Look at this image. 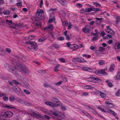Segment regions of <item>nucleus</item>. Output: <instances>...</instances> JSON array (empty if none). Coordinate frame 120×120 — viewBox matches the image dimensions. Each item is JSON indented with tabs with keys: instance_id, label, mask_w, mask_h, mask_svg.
Segmentation results:
<instances>
[{
	"instance_id": "obj_1",
	"label": "nucleus",
	"mask_w": 120,
	"mask_h": 120,
	"mask_svg": "<svg viewBox=\"0 0 120 120\" xmlns=\"http://www.w3.org/2000/svg\"><path fill=\"white\" fill-rule=\"evenodd\" d=\"M13 63L15 65V69L19 71L22 73H28L29 71L26 68L24 64H20L19 62L17 60H13Z\"/></svg>"
},
{
	"instance_id": "obj_2",
	"label": "nucleus",
	"mask_w": 120,
	"mask_h": 120,
	"mask_svg": "<svg viewBox=\"0 0 120 120\" xmlns=\"http://www.w3.org/2000/svg\"><path fill=\"white\" fill-rule=\"evenodd\" d=\"M110 26H106L107 29H105L106 31L112 35H114L115 34V32L114 31L110 28Z\"/></svg>"
},
{
	"instance_id": "obj_3",
	"label": "nucleus",
	"mask_w": 120,
	"mask_h": 120,
	"mask_svg": "<svg viewBox=\"0 0 120 120\" xmlns=\"http://www.w3.org/2000/svg\"><path fill=\"white\" fill-rule=\"evenodd\" d=\"M13 113L11 112L8 111L4 113V116L6 117L9 118L13 116Z\"/></svg>"
},
{
	"instance_id": "obj_4",
	"label": "nucleus",
	"mask_w": 120,
	"mask_h": 120,
	"mask_svg": "<svg viewBox=\"0 0 120 120\" xmlns=\"http://www.w3.org/2000/svg\"><path fill=\"white\" fill-rule=\"evenodd\" d=\"M86 106H88V109L89 110H90V111L92 112L93 113L95 114L96 115H97L98 116H100L102 118H103V117L101 116H100V115L98 114L95 111V108H92L90 107V106H88L87 105H86Z\"/></svg>"
},
{
	"instance_id": "obj_5",
	"label": "nucleus",
	"mask_w": 120,
	"mask_h": 120,
	"mask_svg": "<svg viewBox=\"0 0 120 120\" xmlns=\"http://www.w3.org/2000/svg\"><path fill=\"white\" fill-rule=\"evenodd\" d=\"M30 45H32L31 48L32 49H34L35 50H38V48L37 47V43L34 41H31Z\"/></svg>"
},
{
	"instance_id": "obj_6",
	"label": "nucleus",
	"mask_w": 120,
	"mask_h": 120,
	"mask_svg": "<svg viewBox=\"0 0 120 120\" xmlns=\"http://www.w3.org/2000/svg\"><path fill=\"white\" fill-rule=\"evenodd\" d=\"M89 28L90 26L89 25L86 26L83 29L82 31L85 33H89L90 31Z\"/></svg>"
},
{
	"instance_id": "obj_7",
	"label": "nucleus",
	"mask_w": 120,
	"mask_h": 120,
	"mask_svg": "<svg viewBox=\"0 0 120 120\" xmlns=\"http://www.w3.org/2000/svg\"><path fill=\"white\" fill-rule=\"evenodd\" d=\"M95 73L96 74L100 75V74H105V69L103 70H99L95 71Z\"/></svg>"
},
{
	"instance_id": "obj_8",
	"label": "nucleus",
	"mask_w": 120,
	"mask_h": 120,
	"mask_svg": "<svg viewBox=\"0 0 120 120\" xmlns=\"http://www.w3.org/2000/svg\"><path fill=\"white\" fill-rule=\"evenodd\" d=\"M105 112H107L109 113H110L111 114L115 116H116L117 115L116 113L115 112L112 111L108 108H105Z\"/></svg>"
},
{
	"instance_id": "obj_9",
	"label": "nucleus",
	"mask_w": 120,
	"mask_h": 120,
	"mask_svg": "<svg viewBox=\"0 0 120 120\" xmlns=\"http://www.w3.org/2000/svg\"><path fill=\"white\" fill-rule=\"evenodd\" d=\"M77 62H79L81 63H83L84 62L86 61L85 60L82 58H80L79 57L76 58Z\"/></svg>"
},
{
	"instance_id": "obj_10",
	"label": "nucleus",
	"mask_w": 120,
	"mask_h": 120,
	"mask_svg": "<svg viewBox=\"0 0 120 120\" xmlns=\"http://www.w3.org/2000/svg\"><path fill=\"white\" fill-rule=\"evenodd\" d=\"M44 103L45 104L52 107H54V106H55V105H54V103L50 101H46Z\"/></svg>"
},
{
	"instance_id": "obj_11",
	"label": "nucleus",
	"mask_w": 120,
	"mask_h": 120,
	"mask_svg": "<svg viewBox=\"0 0 120 120\" xmlns=\"http://www.w3.org/2000/svg\"><path fill=\"white\" fill-rule=\"evenodd\" d=\"M114 78L117 80H120V71L117 73L116 75L115 76Z\"/></svg>"
},
{
	"instance_id": "obj_12",
	"label": "nucleus",
	"mask_w": 120,
	"mask_h": 120,
	"mask_svg": "<svg viewBox=\"0 0 120 120\" xmlns=\"http://www.w3.org/2000/svg\"><path fill=\"white\" fill-rule=\"evenodd\" d=\"M13 89L14 90L15 92H16L17 93H19L21 91V89L19 87L17 86L14 87Z\"/></svg>"
},
{
	"instance_id": "obj_13",
	"label": "nucleus",
	"mask_w": 120,
	"mask_h": 120,
	"mask_svg": "<svg viewBox=\"0 0 120 120\" xmlns=\"http://www.w3.org/2000/svg\"><path fill=\"white\" fill-rule=\"evenodd\" d=\"M53 26L52 25H50L45 28V30H48L51 31L52 30Z\"/></svg>"
},
{
	"instance_id": "obj_14",
	"label": "nucleus",
	"mask_w": 120,
	"mask_h": 120,
	"mask_svg": "<svg viewBox=\"0 0 120 120\" xmlns=\"http://www.w3.org/2000/svg\"><path fill=\"white\" fill-rule=\"evenodd\" d=\"M105 104L108 107L110 108H112L114 107V105L112 103L107 101H105Z\"/></svg>"
},
{
	"instance_id": "obj_15",
	"label": "nucleus",
	"mask_w": 120,
	"mask_h": 120,
	"mask_svg": "<svg viewBox=\"0 0 120 120\" xmlns=\"http://www.w3.org/2000/svg\"><path fill=\"white\" fill-rule=\"evenodd\" d=\"M55 19L54 16L52 15H50L49 17V19L48 21V22L50 23L52 22Z\"/></svg>"
},
{
	"instance_id": "obj_16",
	"label": "nucleus",
	"mask_w": 120,
	"mask_h": 120,
	"mask_svg": "<svg viewBox=\"0 0 120 120\" xmlns=\"http://www.w3.org/2000/svg\"><path fill=\"white\" fill-rule=\"evenodd\" d=\"M90 78L92 79V81L91 82H98V80H99V79L98 78L93 77H91Z\"/></svg>"
},
{
	"instance_id": "obj_17",
	"label": "nucleus",
	"mask_w": 120,
	"mask_h": 120,
	"mask_svg": "<svg viewBox=\"0 0 120 120\" xmlns=\"http://www.w3.org/2000/svg\"><path fill=\"white\" fill-rule=\"evenodd\" d=\"M21 25L19 24H15V25H13L12 28L15 29H17L21 27Z\"/></svg>"
},
{
	"instance_id": "obj_18",
	"label": "nucleus",
	"mask_w": 120,
	"mask_h": 120,
	"mask_svg": "<svg viewBox=\"0 0 120 120\" xmlns=\"http://www.w3.org/2000/svg\"><path fill=\"white\" fill-rule=\"evenodd\" d=\"M40 110L43 112L48 114V112L47 111V110L45 108L43 107L40 108Z\"/></svg>"
},
{
	"instance_id": "obj_19",
	"label": "nucleus",
	"mask_w": 120,
	"mask_h": 120,
	"mask_svg": "<svg viewBox=\"0 0 120 120\" xmlns=\"http://www.w3.org/2000/svg\"><path fill=\"white\" fill-rule=\"evenodd\" d=\"M115 67L114 65L113 64H112L110 65L109 68V71L110 72H112L114 70Z\"/></svg>"
},
{
	"instance_id": "obj_20",
	"label": "nucleus",
	"mask_w": 120,
	"mask_h": 120,
	"mask_svg": "<svg viewBox=\"0 0 120 120\" xmlns=\"http://www.w3.org/2000/svg\"><path fill=\"white\" fill-rule=\"evenodd\" d=\"M5 107L9 109H16V108L13 107L11 105H7V104L5 105L4 106Z\"/></svg>"
},
{
	"instance_id": "obj_21",
	"label": "nucleus",
	"mask_w": 120,
	"mask_h": 120,
	"mask_svg": "<svg viewBox=\"0 0 120 120\" xmlns=\"http://www.w3.org/2000/svg\"><path fill=\"white\" fill-rule=\"evenodd\" d=\"M24 78L23 77L20 76V77L18 78V80L20 82H22L23 83H24Z\"/></svg>"
},
{
	"instance_id": "obj_22",
	"label": "nucleus",
	"mask_w": 120,
	"mask_h": 120,
	"mask_svg": "<svg viewBox=\"0 0 120 120\" xmlns=\"http://www.w3.org/2000/svg\"><path fill=\"white\" fill-rule=\"evenodd\" d=\"M56 103V104L54 103V105H55V106H54V107H56L59 106V105L60 106L62 105V103L58 101H57Z\"/></svg>"
},
{
	"instance_id": "obj_23",
	"label": "nucleus",
	"mask_w": 120,
	"mask_h": 120,
	"mask_svg": "<svg viewBox=\"0 0 120 120\" xmlns=\"http://www.w3.org/2000/svg\"><path fill=\"white\" fill-rule=\"evenodd\" d=\"M57 1L63 5H64L66 1L65 0H57Z\"/></svg>"
},
{
	"instance_id": "obj_24",
	"label": "nucleus",
	"mask_w": 120,
	"mask_h": 120,
	"mask_svg": "<svg viewBox=\"0 0 120 120\" xmlns=\"http://www.w3.org/2000/svg\"><path fill=\"white\" fill-rule=\"evenodd\" d=\"M15 100L17 101L20 103L23 104V102H24L23 100H22L20 98H16Z\"/></svg>"
},
{
	"instance_id": "obj_25",
	"label": "nucleus",
	"mask_w": 120,
	"mask_h": 120,
	"mask_svg": "<svg viewBox=\"0 0 120 120\" xmlns=\"http://www.w3.org/2000/svg\"><path fill=\"white\" fill-rule=\"evenodd\" d=\"M46 40L45 37H41L38 39V41L41 42L44 41Z\"/></svg>"
},
{
	"instance_id": "obj_26",
	"label": "nucleus",
	"mask_w": 120,
	"mask_h": 120,
	"mask_svg": "<svg viewBox=\"0 0 120 120\" xmlns=\"http://www.w3.org/2000/svg\"><path fill=\"white\" fill-rule=\"evenodd\" d=\"M82 69L83 70L86 71H90V70H91L90 68L87 67H84L82 68Z\"/></svg>"
},
{
	"instance_id": "obj_27",
	"label": "nucleus",
	"mask_w": 120,
	"mask_h": 120,
	"mask_svg": "<svg viewBox=\"0 0 120 120\" xmlns=\"http://www.w3.org/2000/svg\"><path fill=\"white\" fill-rule=\"evenodd\" d=\"M36 17L38 19L41 18L42 17V14L38 13V12L36 13Z\"/></svg>"
},
{
	"instance_id": "obj_28",
	"label": "nucleus",
	"mask_w": 120,
	"mask_h": 120,
	"mask_svg": "<svg viewBox=\"0 0 120 120\" xmlns=\"http://www.w3.org/2000/svg\"><path fill=\"white\" fill-rule=\"evenodd\" d=\"M106 82L107 83L109 87H111L112 86V83L111 82H109V80H107L106 81Z\"/></svg>"
},
{
	"instance_id": "obj_29",
	"label": "nucleus",
	"mask_w": 120,
	"mask_h": 120,
	"mask_svg": "<svg viewBox=\"0 0 120 120\" xmlns=\"http://www.w3.org/2000/svg\"><path fill=\"white\" fill-rule=\"evenodd\" d=\"M50 112L51 114H53L55 116H57L58 115V114L55 111H53L50 110Z\"/></svg>"
},
{
	"instance_id": "obj_30",
	"label": "nucleus",
	"mask_w": 120,
	"mask_h": 120,
	"mask_svg": "<svg viewBox=\"0 0 120 120\" xmlns=\"http://www.w3.org/2000/svg\"><path fill=\"white\" fill-rule=\"evenodd\" d=\"M28 39L29 40H31L32 39H34L35 36H29L28 37Z\"/></svg>"
},
{
	"instance_id": "obj_31",
	"label": "nucleus",
	"mask_w": 120,
	"mask_h": 120,
	"mask_svg": "<svg viewBox=\"0 0 120 120\" xmlns=\"http://www.w3.org/2000/svg\"><path fill=\"white\" fill-rule=\"evenodd\" d=\"M120 21V17L117 16L116 17V24H118V23Z\"/></svg>"
},
{
	"instance_id": "obj_32",
	"label": "nucleus",
	"mask_w": 120,
	"mask_h": 120,
	"mask_svg": "<svg viewBox=\"0 0 120 120\" xmlns=\"http://www.w3.org/2000/svg\"><path fill=\"white\" fill-rule=\"evenodd\" d=\"M5 52V51L3 49L1 48H0V55H3Z\"/></svg>"
},
{
	"instance_id": "obj_33",
	"label": "nucleus",
	"mask_w": 120,
	"mask_h": 120,
	"mask_svg": "<svg viewBox=\"0 0 120 120\" xmlns=\"http://www.w3.org/2000/svg\"><path fill=\"white\" fill-rule=\"evenodd\" d=\"M6 95L5 94H3L2 92L0 93V97L4 96L3 98H8V97L5 96Z\"/></svg>"
},
{
	"instance_id": "obj_34",
	"label": "nucleus",
	"mask_w": 120,
	"mask_h": 120,
	"mask_svg": "<svg viewBox=\"0 0 120 120\" xmlns=\"http://www.w3.org/2000/svg\"><path fill=\"white\" fill-rule=\"evenodd\" d=\"M60 46L58 44H55L53 45L52 46L54 48L56 49H58L60 47Z\"/></svg>"
},
{
	"instance_id": "obj_35",
	"label": "nucleus",
	"mask_w": 120,
	"mask_h": 120,
	"mask_svg": "<svg viewBox=\"0 0 120 120\" xmlns=\"http://www.w3.org/2000/svg\"><path fill=\"white\" fill-rule=\"evenodd\" d=\"M68 24V22L66 21H65L64 22H62V25L63 26H67Z\"/></svg>"
},
{
	"instance_id": "obj_36",
	"label": "nucleus",
	"mask_w": 120,
	"mask_h": 120,
	"mask_svg": "<svg viewBox=\"0 0 120 120\" xmlns=\"http://www.w3.org/2000/svg\"><path fill=\"white\" fill-rule=\"evenodd\" d=\"M6 21L7 23L9 24V23H11V24H13V23L12 22V21L11 20H6Z\"/></svg>"
},
{
	"instance_id": "obj_37",
	"label": "nucleus",
	"mask_w": 120,
	"mask_h": 120,
	"mask_svg": "<svg viewBox=\"0 0 120 120\" xmlns=\"http://www.w3.org/2000/svg\"><path fill=\"white\" fill-rule=\"evenodd\" d=\"M99 64L101 65H102L105 64V62L104 60H101L98 62Z\"/></svg>"
},
{
	"instance_id": "obj_38",
	"label": "nucleus",
	"mask_w": 120,
	"mask_h": 120,
	"mask_svg": "<svg viewBox=\"0 0 120 120\" xmlns=\"http://www.w3.org/2000/svg\"><path fill=\"white\" fill-rule=\"evenodd\" d=\"M63 82L62 81H59L58 82L56 83L55 84L57 86H60L61 84Z\"/></svg>"
},
{
	"instance_id": "obj_39",
	"label": "nucleus",
	"mask_w": 120,
	"mask_h": 120,
	"mask_svg": "<svg viewBox=\"0 0 120 120\" xmlns=\"http://www.w3.org/2000/svg\"><path fill=\"white\" fill-rule=\"evenodd\" d=\"M64 38L63 36H61L57 38V39L60 40H64Z\"/></svg>"
},
{
	"instance_id": "obj_40",
	"label": "nucleus",
	"mask_w": 120,
	"mask_h": 120,
	"mask_svg": "<svg viewBox=\"0 0 120 120\" xmlns=\"http://www.w3.org/2000/svg\"><path fill=\"white\" fill-rule=\"evenodd\" d=\"M98 36L93 37V38L92 39V41H96L98 39Z\"/></svg>"
},
{
	"instance_id": "obj_41",
	"label": "nucleus",
	"mask_w": 120,
	"mask_h": 120,
	"mask_svg": "<svg viewBox=\"0 0 120 120\" xmlns=\"http://www.w3.org/2000/svg\"><path fill=\"white\" fill-rule=\"evenodd\" d=\"M120 94V89H119L117 92L116 93V96H119Z\"/></svg>"
},
{
	"instance_id": "obj_42",
	"label": "nucleus",
	"mask_w": 120,
	"mask_h": 120,
	"mask_svg": "<svg viewBox=\"0 0 120 120\" xmlns=\"http://www.w3.org/2000/svg\"><path fill=\"white\" fill-rule=\"evenodd\" d=\"M61 109L63 111H65L66 110V107L64 106H62L61 107Z\"/></svg>"
},
{
	"instance_id": "obj_43",
	"label": "nucleus",
	"mask_w": 120,
	"mask_h": 120,
	"mask_svg": "<svg viewBox=\"0 0 120 120\" xmlns=\"http://www.w3.org/2000/svg\"><path fill=\"white\" fill-rule=\"evenodd\" d=\"M105 49L103 47H100L99 48V49L98 50L99 51H103Z\"/></svg>"
},
{
	"instance_id": "obj_44",
	"label": "nucleus",
	"mask_w": 120,
	"mask_h": 120,
	"mask_svg": "<svg viewBox=\"0 0 120 120\" xmlns=\"http://www.w3.org/2000/svg\"><path fill=\"white\" fill-rule=\"evenodd\" d=\"M36 25L39 27H41L42 25L41 23L40 22H38L36 23Z\"/></svg>"
},
{
	"instance_id": "obj_45",
	"label": "nucleus",
	"mask_w": 120,
	"mask_h": 120,
	"mask_svg": "<svg viewBox=\"0 0 120 120\" xmlns=\"http://www.w3.org/2000/svg\"><path fill=\"white\" fill-rule=\"evenodd\" d=\"M24 93L27 94H30V92L26 90H24Z\"/></svg>"
},
{
	"instance_id": "obj_46",
	"label": "nucleus",
	"mask_w": 120,
	"mask_h": 120,
	"mask_svg": "<svg viewBox=\"0 0 120 120\" xmlns=\"http://www.w3.org/2000/svg\"><path fill=\"white\" fill-rule=\"evenodd\" d=\"M99 10V9L98 8H93V11H94L95 12H96L98 11Z\"/></svg>"
},
{
	"instance_id": "obj_47",
	"label": "nucleus",
	"mask_w": 120,
	"mask_h": 120,
	"mask_svg": "<svg viewBox=\"0 0 120 120\" xmlns=\"http://www.w3.org/2000/svg\"><path fill=\"white\" fill-rule=\"evenodd\" d=\"M12 82L13 83H15L17 85H18L19 84L18 82L17 81L15 80H13Z\"/></svg>"
},
{
	"instance_id": "obj_48",
	"label": "nucleus",
	"mask_w": 120,
	"mask_h": 120,
	"mask_svg": "<svg viewBox=\"0 0 120 120\" xmlns=\"http://www.w3.org/2000/svg\"><path fill=\"white\" fill-rule=\"evenodd\" d=\"M44 117L45 118L48 120L50 119L49 117L48 116L46 115H45L44 116Z\"/></svg>"
},
{
	"instance_id": "obj_49",
	"label": "nucleus",
	"mask_w": 120,
	"mask_h": 120,
	"mask_svg": "<svg viewBox=\"0 0 120 120\" xmlns=\"http://www.w3.org/2000/svg\"><path fill=\"white\" fill-rule=\"evenodd\" d=\"M76 5L77 7L79 8H81L82 7V5L80 3H77Z\"/></svg>"
},
{
	"instance_id": "obj_50",
	"label": "nucleus",
	"mask_w": 120,
	"mask_h": 120,
	"mask_svg": "<svg viewBox=\"0 0 120 120\" xmlns=\"http://www.w3.org/2000/svg\"><path fill=\"white\" fill-rule=\"evenodd\" d=\"M10 12V11H4V15H7L9 14Z\"/></svg>"
},
{
	"instance_id": "obj_51",
	"label": "nucleus",
	"mask_w": 120,
	"mask_h": 120,
	"mask_svg": "<svg viewBox=\"0 0 120 120\" xmlns=\"http://www.w3.org/2000/svg\"><path fill=\"white\" fill-rule=\"evenodd\" d=\"M63 63H65V60L63 58H61L59 59Z\"/></svg>"
},
{
	"instance_id": "obj_52",
	"label": "nucleus",
	"mask_w": 120,
	"mask_h": 120,
	"mask_svg": "<svg viewBox=\"0 0 120 120\" xmlns=\"http://www.w3.org/2000/svg\"><path fill=\"white\" fill-rule=\"evenodd\" d=\"M72 61L75 63H76L77 62V60L76 58H74L72 59Z\"/></svg>"
},
{
	"instance_id": "obj_53",
	"label": "nucleus",
	"mask_w": 120,
	"mask_h": 120,
	"mask_svg": "<svg viewBox=\"0 0 120 120\" xmlns=\"http://www.w3.org/2000/svg\"><path fill=\"white\" fill-rule=\"evenodd\" d=\"M52 101L53 102L56 103L58 100L56 98H53Z\"/></svg>"
},
{
	"instance_id": "obj_54",
	"label": "nucleus",
	"mask_w": 120,
	"mask_h": 120,
	"mask_svg": "<svg viewBox=\"0 0 120 120\" xmlns=\"http://www.w3.org/2000/svg\"><path fill=\"white\" fill-rule=\"evenodd\" d=\"M43 12V10H41L39 11H38L36 12H38V13L41 14H42V13Z\"/></svg>"
},
{
	"instance_id": "obj_55",
	"label": "nucleus",
	"mask_w": 120,
	"mask_h": 120,
	"mask_svg": "<svg viewBox=\"0 0 120 120\" xmlns=\"http://www.w3.org/2000/svg\"><path fill=\"white\" fill-rule=\"evenodd\" d=\"M107 42L109 44H111L113 43V41L112 40H109Z\"/></svg>"
},
{
	"instance_id": "obj_56",
	"label": "nucleus",
	"mask_w": 120,
	"mask_h": 120,
	"mask_svg": "<svg viewBox=\"0 0 120 120\" xmlns=\"http://www.w3.org/2000/svg\"><path fill=\"white\" fill-rule=\"evenodd\" d=\"M93 4L96 6V7H97L98 6L100 5V4H98L96 2H94L93 3Z\"/></svg>"
},
{
	"instance_id": "obj_57",
	"label": "nucleus",
	"mask_w": 120,
	"mask_h": 120,
	"mask_svg": "<svg viewBox=\"0 0 120 120\" xmlns=\"http://www.w3.org/2000/svg\"><path fill=\"white\" fill-rule=\"evenodd\" d=\"M96 19L98 21H100L101 22V21L103 19L102 18H96Z\"/></svg>"
},
{
	"instance_id": "obj_58",
	"label": "nucleus",
	"mask_w": 120,
	"mask_h": 120,
	"mask_svg": "<svg viewBox=\"0 0 120 120\" xmlns=\"http://www.w3.org/2000/svg\"><path fill=\"white\" fill-rule=\"evenodd\" d=\"M16 5L18 6H22V2H19V3H17L16 4Z\"/></svg>"
},
{
	"instance_id": "obj_59",
	"label": "nucleus",
	"mask_w": 120,
	"mask_h": 120,
	"mask_svg": "<svg viewBox=\"0 0 120 120\" xmlns=\"http://www.w3.org/2000/svg\"><path fill=\"white\" fill-rule=\"evenodd\" d=\"M49 87H50L54 90H55L56 89V88L55 87L52 86L51 85L49 86Z\"/></svg>"
},
{
	"instance_id": "obj_60",
	"label": "nucleus",
	"mask_w": 120,
	"mask_h": 120,
	"mask_svg": "<svg viewBox=\"0 0 120 120\" xmlns=\"http://www.w3.org/2000/svg\"><path fill=\"white\" fill-rule=\"evenodd\" d=\"M105 34V33L104 31H103L102 32H101L100 34L102 36V37H104Z\"/></svg>"
},
{
	"instance_id": "obj_61",
	"label": "nucleus",
	"mask_w": 120,
	"mask_h": 120,
	"mask_svg": "<svg viewBox=\"0 0 120 120\" xmlns=\"http://www.w3.org/2000/svg\"><path fill=\"white\" fill-rule=\"evenodd\" d=\"M6 50L7 52L9 53L10 52H11V50L9 48H7L6 49Z\"/></svg>"
},
{
	"instance_id": "obj_62",
	"label": "nucleus",
	"mask_w": 120,
	"mask_h": 120,
	"mask_svg": "<svg viewBox=\"0 0 120 120\" xmlns=\"http://www.w3.org/2000/svg\"><path fill=\"white\" fill-rule=\"evenodd\" d=\"M88 12H91L93 11V8H88Z\"/></svg>"
},
{
	"instance_id": "obj_63",
	"label": "nucleus",
	"mask_w": 120,
	"mask_h": 120,
	"mask_svg": "<svg viewBox=\"0 0 120 120\" xmlns=\"http://www.w3.org/2000/svg\"><path fill=\"white\" fill-rule=\"evenodd\" d=\"M71 23H69V25L68 26V29H70L71 27Z\"/></svg>"
},
{
	"instance_id": "obj_64",
	"label": "nucleus",
	"mask_w": 120,
	"mask_h": 120,
	"mask_svg": "<svg viewBox=\"0 0 120 120\" xmlns=\"http://www.w3.org/2000/svg\"><path fill=\"white\" fill-rule=\"evenodd\" d=\"M66 45L68 47H69L71 45V44L69 42H68L66 43Z\"/></svg>"
}]
</instances>
